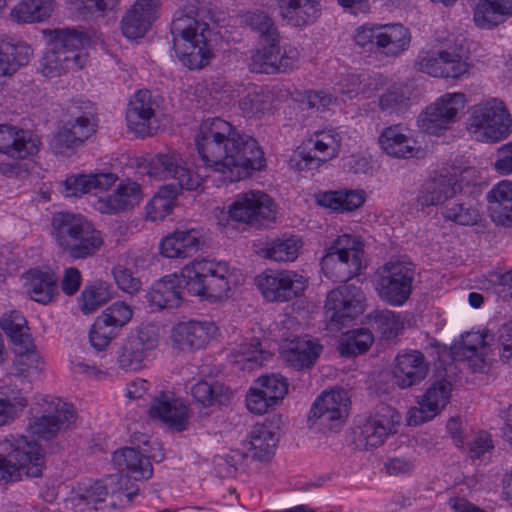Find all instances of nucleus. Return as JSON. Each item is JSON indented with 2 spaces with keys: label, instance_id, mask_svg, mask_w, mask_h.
<instances>
[{
  "label": "nucleus",
  "instance_id": "nucleus-17",
  "mask_svg": "<svg viewBox=\"0 0 512 512\" xmlns=\"http://www.w3.org/2000/svg\"><path fill=\"white\" fill-rule=\"evenodd\" d=\"M262 48L258 49L251 57L249 68L255 73H278L293 69L299 58V52L295 48L284 49L278 41H264Z\"/></svg>",
  "mask_w": 512,
  "mask_h": 512
},
{
  "label": "nucleus",
  "instance_id": "nucleus-28",
  "mask_svg": "<svg viewBox=\"0 0 512 512\" xmlns=\"http://www.w3.org/2000/svg\"><path fill=\"white\" fill-rule=\"evenodd\" d=\"M408 129L400 124L383 129L378 142L381 149L394 158L408 159L418 157L422 152L417 141L407 134Z\"/></svg>",
  "mask_w": 512,
  "mask_h": 512
},
{
  "label": "nucleus",
  "instance_id": "nucleus-52",
  "mask_svg": "<svg viewBox=\"0 0 512 512\" xmlns=\"http://www.w3.org/2000/svg\"><path fill=\"white\" fill-rule=\"evenodd\" d=\"M110 299L109 285L102 281H96L83 289L79 302L82 312L90 314L105 305Z\"/></svg>",
  "mask_w": 512,
  "mask_h": 512
},
{
  "label": "nucleus",
  "instance_id": "nucleus-43",
  "mask_svg": "<svg viewBox=\"0 0 512 512\" xmlns=\"http://www.w3.org/2000/svg\"><path fill=\"white\" fill-rule=\"evenodd\" d=\"M195 404L207 409L213 405H226L233 396L232 390L222 383L199 381L191 387Z\"/></svg>",
  "mask_w": 512,
  "mask_h": 512
},
{
  "label": "nucleus",
  "instance_id": "nucleus-51",
  "mask_svg": "<svg viewBox=\"0 0 512 512\" xmlns=\"http://www.w3.org/2000/svg\"><path fill=\"white\" fill-rule=\"evenodd\" d=\"M242 22L259 33L261 41H279V32L273 19L264 11H247L242 15Z\"/></svg>",
  "mask_w": 512,
  "mask_h": 512
},
{
  "label": "nucleus",
  "instance_id": "nucleus-4",
  "mask_svg": "<svg viewBox=\"0 0 512 512\" xmlns=\"http://www.w3.org/2000/svg\"><path fill=\"white\" fill-rule=\"evenodd\" d=\"M51 236L59 251L74 261L93 258L104 246L102 232L79 213H54Z\"/></svg>",
  "mask_w": 512,
  "mask_h": 512
},
{
  "label": "nucleus",
  "instance_id": "nucleus-31",
  "mask_svg": "<svg viewBox=\"0 0 512 512\" xmlns=\"http://www.w3.org/2000/svg\"><path fill=\"white\" fill-rule=\"evenodd\" d=\"M148 413L151 418L161 420L173 431L180 432L188 426L187 406L165 393L153 399Z\"/></svg>",
  "mask_w": 512,
  "mask_h": 512
},
{
  "label": "nucleus",
  "instance_id": "nucleus-38",
  "mask_svg": "<svg viewBox=\"0 0 512 512\" xmlns=\"http://www.w3.org/2000/svg\"><path fill=\"white\" fill-rule=\"evenodd\" d=\"M112 462L121 472L127 471L135 480L149 479L153 474L149 458L131 447L115 451Z\"/></svg>",
  "mask_w": 512,
  "mask_h": 512
},
{
  "label": "nucleus",
  "instance_id": "nucleus-54",
  "mask_svg": "<svg viewBox=\"0 0 512 512\" xmlns=\"http://www.w3.org/2000/svg\"><path fill=\"white\" fill-rule=\"evenodd\" d=\"M41 406L42 414L66 428L75 420L73 406L59 398L46 397Z\"/></svg>",
  "mask_w": 512,
  "mask_h": 512
},
{
  "label": "nucleus",
  "instance_id": "nucleus-25",
  "mask_svg": "<svg viewBox=\"0 0 512 512\" xmlns=\"http://www.w3.org/2000/svg\"><path fill=\"white\" fill-rule=\"evenodd\" d=\"M159 0H137L121 21L123 35L131 40L142 38L156 20Z\"/></svg>",
  "mask_w": 512,
  "mask_h": 512
},
{
  "label": "nucleus",
  "instance_id": "nucleus-21",
  "mask_svg": "<svg viewBox=\"0 0 512 512\" xmlns=\"http://www.w3.org/2000/svg\"><path fill=\"white\" fill-rule=\"evenodd\" d=\"M281 421V416L278 415L253 426L244 443L253 459L269 461L273 457L279 441L278 431Z\"/></svg>",
  "mask_w": 512,
  "mask_h": 512
},
{
  "label": "nucleus",
  "instance_id": "nucleus-62",
  "mask_svg": "<svg viewBox=\"0 0 512 512\" xmlns=\"http://www.w3.org/2000/svg\"><path fill=\"white\" fill-rule=\"evenodd\" d=\"M326 157L312 155L311 151L299 150L290 159V166L298 171H309L319 168L328 161Z\"/></svg>",
  "mask_w": 512,
  "mask_h": 512
},
{
  "label": "nucleus",
  "instance_id": "nucleus-35",
  "mask_svg": "<svg viewBox=\"0 0 512 512\" xmlns=\"http://www.w3.org/2000/svg\"><path fill=\"white\" fill-rule=\"evenodd\" d=\"M491 220L502 227H512V181L502 180L487 193Z\"/></svg>",
  "mask_w": 512,
  "mask_h": 512
},
{
  "label": "nucleus",
  "instance_id": "nucleus-19",
  "mask_svg": "<svg viewBox=\"0 0 512 512\" xmlns=\"http://www.w3.org/2000/svg\"><path fill=\"white\" fill-rule=\"evenodd\" d=\"M256 384L246 397V406L250 412L259 415L283 400L289 386L285 377L275 374L258 378Z\"/></svg>",
  "mask_w": 512,
  "mask_h": 512
},
{
  "label": "nucleus",
  "instance_id": "nucleus-2",
  "mask_svg": "<svg viewBox=\"0 0 512 512\" xmlns=\"http://www.w3.org/2000/svg\"><path fill=\"white\" fill-rule=\"evenodd\" d=\"M184 289L191 295L213 301L228 297L230 286L226 264L195 259L185 265L179 275H168L157 281L145 298L151 308L173 309L181 305Z\"/></svg>",
  "mask_w": 512,
  "mask_h": 512
},
{
  "label": "nucleus",
  "instance_id": "nucleus-44",
  "mask_svg": "<svg viewBox=\"0 0 512 512\" xmlns=\"http://www.w3.org/2000/svg\"><path fill=\"white\" fill-rule=\"evenodd\" d=\"M32 49L24 42H3L0 45V76L15 73L21 66L27 65Z\"/></svg>",
  "mask_w": 512,
  "mask_h": 512
},
{
  "label": "nucleus",
  "instance_id": "nucleus-13",
  "mask_svg": "<svg viewBox=\"0 0 512 512\" xmlns=\"http://www.w3.org/2000/svg\"><path fill=\"white\" fill-rule=\"evenodd\" d=\"M256 284L269 302H288L300 296L307 287V279L290 270H268L256 277Z\"/></svg>",
  "mask_w": 512,
  "mask_h": 512
},
{
  "label": "nucleus",
  "instance_id": "nucleus-10",
  "mask_svg": "<svg viewBox=\"0 0 512 512\" xmlns=\"http://www.w3.org/2000/svg\"><path fill=\"white\" fill-rule=\"evenodd\" d=\"M413 268L402 261H390L377 270L376 291L392 306L403 305L412 293Z\"/></svg>",
  "mask_w": 512,
  "mask_h": 512
},
{
  "label": "nucleus",
  "instance_id": "nucleus-22",
  "mask_svg": "<svg viewBox=\"0 0 512 512\" xmlns=\"http://www.w3.org/2000/svg\"><path fill=\"white\" fill-rule=\"evenodd\" d=\"M156 102L151 92L139 90L129 101L126 111L127 126L131 132L139 137L152 134V124L155 118Z\"/></svg>",
  "mask_w": 512,
  "mask_h": 512
},
{
  "label": "nucleus",
  "instance_id": "nucleus-11",
  "mask_svg": "<svg viewBox=\"0 0 512 512\" xmlns=\"http://www.w3.org/2000/svg\"><path fill=\"white\" fill-rule=\"evenodd\" d=\"M415 67L433 77L459 79L468 74L470 64L462 49L447 48L437 53L421 52Z\"/></svg>",
  "mask_w": 512,
  "mask_h": 512
},
{
  "label": "nucleus",
  "instance_id": "nucleus-29",
  "mask_svg": "<svg viewBox=\"0 0 512 512\" xmlns=\"http://www.w3.org/2000/svg\"><path fill=\"white\" fill-rule=\"evenodd\" d=\"M452 384L446 379L433 382L419 401V410L411 416L410 423L418 425L433 419L449 403Z\"/></svg>",
  "mask_w": 512,
  "mask_h": 512
},
{
  "label": "nucleus",
  "instance_id": "nucleus-49",
  "mask_svg": "<svg viewBox=\"0 0 512 512\" xmlns=\"http://www.w3.org/2000/svg\"><path fill=\"white\" fill-rule=\"evenodd\" d=\"M369 319L373 328L385 340L397 338L404 329V322L400 314L388 309L374 310L369 315Z\"/></svg>",
  "mask_w": 512,
  "mask_h": 512
},
{
  "label": "nucleus",
  "instance_id": "nucleus-30",
  "mask_svg": "<svg viewBox=\"0 0 512 512\" xmlns=\"http://www.w3.org/2000/svg\"><path fill=\"white\" fill-rule=\"evenodd\" d=\"M429 371V363L422 352L412 350L397 355L393 374L400 388H408L424 380Z\"/></svg>",
  "mask_w": 512,
  "mask_h": 512
},
{
  "label": "nucleus",
  "instance_id": "nucleus-20",
  "mask_svg": "<svg viewBox=\"0 0 512 512\" xmlns=\"http://www.w3.org/2000/svg\"><path fill=\"white\" fill-rule=\"evenodd\" d=\"M400 423V415L390 406H382L371 415L360 427V441L366 449L381 446L390 434L397 432L396 425Z\"/></svg>",
  "mask_w": 512,
  "mask_h": 512
},
{
  "label": "nucleus",
  "instance_id": "nucleus-16",
  "mask_svg": "<svg viewBox=\"0 0 512 512\" xmlns=\"http://www.w3.org/2000/svg\"><path fill=\"white\" fill-rule=\"evenodd\" d=\"M464 93H447L428 106L419 117L421 128L428 134L438 135L457 121L458 114L465 108Z\"/></svg>",
  "mask_w": 512,
  "mask_h": 512
},
{
  "label": "nucleus",
  "instance_id": "nucleus-37",
  "mask_svg": "<svg viewBox=\"0 0 512 512\" xmlns=\"http://www.w3.org/2000/svg\"><path fill=\"white\" fill-rule=\"evenodd\" d=\"M202 245L201 234L195 229L175 231L160 243V252L164 257L184 259L192 257Z\"/></svg>",
  "mask_w": 512,
  "mask_h": 512
},
{
  "label": "nucleus",
  "instance_id": "nucleus-12",
  "mask_svg": "<svg viewBox=\"0 0 512 512\" xmlns=\"http://www.w3.org/2000/svg\"><path fill=\"white\" fill-rule=\"evenodd\" d=\"M158 331L155 326L143 325L131 330L117 351V363L126 371H137L144 365L149 352L158 345Z\"/></svg>",
  "mask_w": 512,
  "mask_h": 512
},
{
  "label": "nucleus",
  "instance_id": "nucleus-61",
  "mask_svg": "<svg viewBox=\"0 0 512 512\" xmlns=\"http://www.w3.org/2000/svg\"><path fill=\"white\" fill-rule=\"evenodd\" d=\"M74 137L76 136L71 131V127L64 124L51 140V148L56 154H66L69 150L81 146Z\"/></svg>",
  "mask_w": 512,
  "mask_h": 512
},
{
  "label": "nucleus",
  "instance_id": "nucleus-8",
  "mask_svg": "<svg viewBox=\"0 0 512 512\" xmlns=\"http://www.w3.org/2000/svg\"><path fill=\"white\" fill-rule=\"evenodd\" d=\"M512 127V118L505 104L496 99L474 106L468 122V131L483 142H498L507 138Z\"/></svg>",
  "mask_w": 512,
  "mask_h": 512
},
{
  "label": "nucleus",
  "instance_id": "nucleus-40",
  "mask_svg": "<svg viewBox=\"0 0 512 512\" xmlns=\"http://www.w3.org/2000/svg\"><path fill=\"white\" fill-rule=\"evenodd\" d=\"M378 37L377 50L388 57L400 55L411 41L408 28L402 24L380 26Z\"/></svg>",
  "mask_w": 512,
  "mask_h": 512
},
{
  "label": "nucleus",
  "instance_id": "nucleus-32",
  "mask_svg": "<svg viewBox=\"0 0 512 512\" xmlns=\"http://www.w3.org/2000/svg\"><path fill=\"white\" fill-rule=\"evenodd\" d=\"M132 486L133 484L130 482L127 475H110L107 477L105 484L101 481H97L85 487L79 494V498L87 505H92L97 509V505L106 499L109 492L112 494L123 493L127 501H132L133 497L138 493V488L130 490Z\"/></svg>",
  "mask_w": 512,
  "mask_h": 512
},
{
  "label": "nucleus",
  "instance_id": "nucleus-42",
  "mask_svg": "<svg viewBox=\"0 0 512 512\" xmlns=\"http://www.w3.org/2000/svg\"><path fill=\"white\" fill-rule=\"evenodd\" d=\"M209 33L208 24L197 20V12L193 6L180 9L174 14L171 24L173 42L189 40L194 34Z\"/></svg>",
  "mask_w": 512,
  "mask_h": 512
},
{
  "label": "nucleus",
  "instance_id": "nucleus-48",
  "mask_svg": "<svg viewBox=\"0 0 512 512\" xmlns=\"http://www.w3.org/2000/svg\"><path fill=\"white\" fill-rule=\"evenodd\" d=\"M0 327L10 338L14 348L31 345L33 339L27 327L25 317L18 311H11L0 318Z\"/></svg>",
  "mask_w": 512,
  "mask_h": 512
},
{
  "label": "nucleus",
  "instance_id": "nucleus-56",
  "mask_svg": "<svg viewBox=\"0 0 512 512\" xmlns=\"http://www.w3.org/2000/svg\"><path fill=\"white\" fill-rule=\"evenodd\" d=\"M61 53L53 40L52 47L43 55L39 64V70L45 77H57L67 71V64L71 62L61 58Z\"/></svg>",
  "mask_w": 512,
  "mask_h": 512
},
{
  "label": "nucleus",
  "instance_id": "nucleus-47",
  "mask_svg": "<svg viewBox=\"0 0 512 512\" xmlns=\"http://www.w3.org/2000/svg\"><path fill=\"white\" fill-rule=\"evenodd\" d=\"M57 291V282L53 275L39 270L27 273V293L31 299L47 304Z\"/></svg>",
  "mask_w": 512,
  "mask_h": 512
},
{
  "label": "nucleus",
  "instance_id": "nucleus-59",
  "mask_svg": "<svg viewBox=\"0 0 512 512\" xmlns=\"http://www.w3.org/2000/svg\"><path fill=\"white\" fill-rule=\"evenodd\" d=\"M29 429L31 433L38 438L50 440L55 437L60 430L66 429V427L42 414L29 424Z\"/></svg>",
  "mask_w": 512,
  "mask_h": 512
},
{
  "label": "nucleus",
  "instance_id": "nucleus-39",
  "mask_svg": "<svg viewBox=\"0 0 512 512\" xmlns=\"http://www.w3.org/2000/svg\"><path fill=\"white\" fill-rule=\"evenodd\" d=\"M366 200L364 190L341 189L337 191L321 192L317 195L320 206L334 212H353L359 209Z\"/></svg>",
  "mask_w": 512,
  "mask_h": 512
},
{
  "label": "nucleus",
  "instance_id": "nucleus-14",
  "mask_svg": "<svg viewBox=\"0 0 512 512\" xmlns=\"http://www.w3.org/2000/svg\"><path fill=\"white\" fill-rule=\"evenodd\" d=\"M348 396L343 389L322 392L314 401L308 423L328 430H338L348 416Z\"/></svg>",
  "mask_w": 512,
  "mask_h": 512
},
{
  "label": "nucleus",
  "instance_id": "nucleus-55",
  "mask_svg": "<svg viewBox=\"0 0 512 512\" xmlns=\"http://www.w3.org/2000/svg\"><path fill=\"white\" fill-rule=\"evenodd\" d=\"M409 104V96L405 88L392 86L379 98V107L389 113H403Z\"/></svg>",
  "mask_w": 512,
  "mask_h": 512
},
{
  "label": "nucleus",
  "instance_id": "nucleus-33",
  "mask_svg": "<svg viewBox=\"0 0 512 512\" xmlns=\"http://www.w3.org/2000/svg\"><path fill=\"white\" fill-rule=\"evenodd\" d=\"M142 197L141 186L138 183L121 182L112 194L100 197L95 207L104 214H117L134 208Z\"/></svg>",
  "mask_w": 512,
  "mask_h": 512
},
{
  "label": "nucleus",
  "instance_id": "nucleus-58",
  "mask_svg": "<svg viewBox=\"0 0 512 512\" xmlns=\"http://www.w3.org/2000/svg\"><path fill=\"white\" fill-rule=\"evenodd\" d=\"M99 316L114 328L120 329L132 319L133 310L127 303L117 301L107 307Z\"/></svg>",
  "mask_w": 512,
  "mask_h": 512
},
{
  "label": "nucleus",
  "instance_id": "nucleus-27",
  "mask_svg": "<svg viewBox=\"0 0 512 512\" xmlns=\"http://www.w3.org/2000/svg\"><path fill=\"white\" fill-rule=\"evenodd\" d=\"M209 322L189 321L177 324L171 332L173 347L179 351L191 352L203 348L215 332Z\"/></svg>",
  "mask_w": 512,
  "mask_h": 512
},
{
  "label": "nucleus",
  "instance_id": "nucleus-18",
  "mask_svg": "<svg viewBox=\"0 0 512 512\" xmlns=\"http://www.w3.org/2000/svg\"><path fill=\"white\" fill-rule=\"evenodd\" d=\"M487 335L480 332H465L450 346V355L455 361L464 362L473 372L483 373L489 368Z\"/></svg>",
  "mask_w": 512,
  "mask_h": 512
},
{
  "label": "nucleus",
  "instance_id": "nucleus-5",
  "mask_svg": "<svg viewBox=\"0 0 512 512\" xmlns=\"http://www.w3.org/2000/svg\"><path fill=\"white\" fill-rule=\"evenodd\" d=\"M44 467L45 454L36 441L22 435L0 436V481L40 477Z\"/></svg>",
  "mask_w": 512,
  "mask_h": 512
},
{
  "label": "nucleus",
  "instance_id": "nucleus-64",
  "mask_svg": "<svg viewBox=\"0 0 512 512\" xmlns=\"http://www.w3.org/2000/svg\"><path fill=\"white\" fill-rule=\"evenodd\" d=\"M498 348L501 360L512 365V321L503 324L499 329Z\"/></svg>",
  "mask_w": 512,
  "mask_h": 512
},
{
  "label": "nucleus",
  "instance_id": "nucleus-53",
  "mask_svg": "<svg viewBox=\"0 0 512 512\" xmlns=\"http://www.w3.org/2000/svg\"><path fill=\"white\" fill-rule=\"evenodd\" d=\"M374 341L372 332L366 328H358L347 332L346 338L339 344L342 356H355L366 352Z\"/></svg>",
  "mask_w": 512,
  "mask_h": 512
},
{
  "label": "nucleus",
  "instance_id": "nucleus-46",
  "mask_svg": "<svg viewBox=\"0 0 512 512\" xmlns=\"http://www.w3.org/2000/svg\"><path fill=\"white\" fill-rule=\"evenodd\" d=\"M302 241L297 236H283L267 241L261 249L264 258L278 262H291L298 257Z\"/></svg>",
  "mask_w": 512,
  "mask_h": 512
},
{
  "label": "nucleus",
  "instance_id": "nucleus-3",
  "mask_svg": "<svg viewBox=\"0 0 512 512\" xmlns=\"http://www.w3.org/2000/svg\"><path fill=\"white\" fill-rule=\"evenodd\" d=\"M147 173L159 179H173L177 183L162 186L146 205L147 217L152 221L163 220L172 212L180 190H196L203 181L187 167L182 156L176 151L153 156L147 165Z\"/></svg>",
  "mask_w": 512,
  "mask_h": 512
},
{
  "label": "nucleus",
  "instance_id": "nucleus-36",
  "mask_svg": "<svg viewBox=\"0 0 512 512\" xmlns=\"http://www.w3.org/2000/svg\"><path fill=\"white\" fill-rule=\"evenodd\" d=\"M54 34L56 47L62 52L61 58L71 62L67 64V71L83 68L86 54L82 53V49L87 44L88 37L83 32L68 28L56 30Z\"/></svg>",
  "mask_w": 512,
  "mask_h": 512
},
{
  "label": "nucleus",
  "instance_id": "nucleus-45",
  "mask_svg": "<svg viewBox=\"0 0 512 512\" xmlns=\"http://www.w3.org/2000/svg\"><path fill=\"white\" fill-rule=\"evenodd\" d=\"M442 214L446 220L463 226L475 225L481 218L478 203L471 195L447 205Z\"/></svg>",
  "mask_w": 512,
  "mask_h": 512
},
{
  "label": "nucleus",
  "instance_id": "nucleus-23",
  "mask_svg": "<svg viewBox=\"0 0 512 512\" xmlns=\"http://www.w3.org/2000/svg\"><path fill=\"white\" fill-rule=\"evenodd\" d=\"M458 192L457 178L453 175H435L421 185L415 199L417 210L444 204Z\"/></svg>",
  "mask_w": 512,
  "mask_h": 512
},
{
  "label": "nucleus",
  "instance_id": "nucleus-1",
  "mask_svg": "<svg viewBox=\"0 0 512 512\" xmlns=\"http://www.w3.org/2000/svg\"><path fill=\"white\" fill-rule=\"evenodd\" d=\"M195 145L204 165L229 173L230 181L247 178L265 167L264 153L257 141L221 118L207 119L200 125Z\"/></svg>",
  "mask_w": 512,
  "mask_h": 512
},
{
  "label": "nucleus",
  "instance_id": "nucleus-41",
  "mask_svg": "<svg viewBox=\"0 0 512 512\" xmlns=\"http://www.w3.org/2000/svg\"><path fill=\"white\" fill-rule=\"evenodd\" d=\"M54 9V0H20L12 8L10 17L22 24L41 23L50 18Z\"/></svg>",
  "mask_w": 512,
  "mask_h": 512
},
{
  "label": "nucleus",
  "instance_id": "nucleus-34",
  "mask_svg": "<svg viewBox=\"0 0 512 512\" xmlns=\"http://www.w3.org/2000/svg\"><path fill=\"white\" fill-rule=\"evenodd\" d=\"M174 49L181 63L189 69H201L213 58L206 33L194 34L189 40L175 42Z\"/></svg>",
  "mask_w": 512,
  "mask_h": 512
},
{
  "label": "nucleus",
  "instance_id": "nucleus-26",
  "mask_svg": "<svg viewBox=\"0 0 512 512\" xmlns=\"http://www.w3.org/2000/svg\"><path fill=\"white\" fill-rule=\"evenodd\" d=\"M40 140L30 131L0 125V152L14 159H26L39 151Z\"/></svg>",
  "mask_w": 512,
  "mask_h": 512
},
{
  "label": "nucleus",
  "instance_id": "nucleus-50",
  "mask_svg": "<svg viewBox=\"0 0 512 512\" xmlns=\"http://www.w3.org/2000/svg\"><path fill=\"white\" fill-rule=\"evenodd\" d=\"M280 15L289 24L300 27L314 22L318 15L319 9L315 4L306 3H278Z\"/></svg>",
  "mask_w": 512,
  "mask_h": 512
},
{
  "label": "nucleus",
  "instance_id": "nucleus-9",
  "mask_svg": "<svg viewBox=\"0 0 512 512\" xmlns=\"http://www.w3.org/2000/svg\"><path fill=\"white\" fill-rule=\"evenodd\" d=\"M365 295L354 284L340 285L327 294L325 317L331 331H339L364 312Z\"/></svg>",
  "mask_w": 512,
  "mask_h": 512
},
{
  "label": "nucleus",
  "instance_id": "nucleus-15",
  "mask_svg": "<svg viewBox=\"0 0 512 512\" xmlns=\"http://www.w3.org/2000/svg\"><path fill=\"white\" fill-rule=\"evenodd\" d=\"M232 220L255 227H261L276 218L275 206L270 198L261 191H249L239 194L229 206Z\"/></svg>",
  "mask_w": 512,
  "mask_h": 512
},
{
  "label": "nucleus",
  "instance_id": "nucleus-63",
  "mask_svg": "<svg viewBox=\"0 0 512 512\" xmlns=\"http://www.w3.org/2000/svg\"><path fill=\"white\" fill-rule=\"evenodd\" d=\"M112 274L118 287L129 294H133L140 289L141 282L138 278H135L132 272L118 265L113 268Z\"/></svg>",
  "mask_w": 512,
  "mask_h": 512
},
{
  "label": "nucleus",
  "instance_id": "nucleus-7",
  "mask_svg": "<svg viewBox=\"0 0 512 512\" xmlns=\"http://www.w3.org/2000/svg\"><path fill=\"white\" fill-rule=\"evenodd\" d=\"M362 256V242L357 237L343 234L326 249L321 259V270L335 282L348 281L361 273Z\"/></svg>",
  "mask_w": 512,
  "mask_h": 512
},
{
  "label": "nucleus",
  "instance_id": "nucleus-6",
  "mask_svg": "<svg viewBox=\"0 0 512 512\" xmlns=\"http://www.w3.org/2000/svg\"><path fill=\"white\" fill-rule=\"evenodd\" d=\"M14 352V371L0 384V425L14 421L27 407L28 399L18 387L17 380L24 383L27 373L39 369L41 364L33 342L14 348Z\"/></svg>",
  "mask_w": 512,
  "mask_h": 512
},
{
  "label": "nucleus",
  "instance_id": "nucleus-60",
  "mask_svg": "<svg viewBox=\"0 0 512 512\" xmlns=\"http://www.w3.org/2000/svg\"><path fill=\"white\" fill-rule=\"evenodd\" d=\"M235 353L236 362L238 363H250L252 366L253 364L261 365L263 360H265V352L261 349V344L256 339H253L250 343L240 344Z\"/></svg>",
  "mask_w": 512,
  "mask_h": 512
},
{
  "label": "nucleus",
  "instance_id": "nucleus-24",
  "mask_svg": "<svg viewBox=\"0 0 512 512\" xmlns=\"http://www.w3.org/2000/svg\"><path fill=\"white\" fill-rule=\"evenodd\" d=\"M323 346L308 335L294 338L281 351L284 362L295 370L311 369L320 357Z\"/></svg>",
  "mask_w": 512,
  "mask_h": 512
},
{
  "label": "nucleus",
  "instance_id": "nucleus-57",
  "mask_svg": "<svg viewBox=\"0 0 512 512\" xmlns=\"http://www.w3.org/2000/svg\"><path fill=\"white\" fill-rule=\"evenodd\" d=\"M117 330L98 316L89 331V341L91 346L97 351L105 350L116 337Z\"/></svg>",
  "mask_w": 512,
  "mask_h": 512
}]
</instances>
